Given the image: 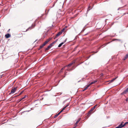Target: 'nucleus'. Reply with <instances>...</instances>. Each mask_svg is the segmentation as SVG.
Returning <instances> with one entry per match:
<instances>
[{
    "mask_svg": "<svg viewBox=\"0 0 128 128\" xmlns=\"http://www.w3.org/2000/svg\"><path fill=\"white\" fill-rule=\"evenodd\" d=\"M66 67V66H64L63 68L61 70H60V72H59V73H61V72H62V70H64V68Z\"/></svg>",
    "mask_w": 128,
    "mask_h": 128,
    "instance_id": "16",
    "label": "nucleus"
},
{
    "mask_svg": "<svg viewBox=\"0 0 128 128\" xmlns=\"http://www.w3.org/2000/svg\"><path fill=\"white\" fill-rule=\"evenodd\" d=\"M126 101H128V97L126 99Z\"/></svg>",
    "mask_w": 128,
    "mask_h": 128,
    "instance_id": "36",
    "label": "nucleus"
},
{
    "mask_svg": "<svg viewBox=\"0 0 128 128\" xmlns=\"http://www.w3.org/2000/svg\"><path fill=\"white\" fill-rule=\"evenodd\" d=\"M97 105H96L95 106L91 108V109H90L92 111H93L96 108V107Z\"/></svg>",
    "mask_w": 128,
    "mask_h": 128,
    "instance_id": "14",
    "label": "nucleus"
},
{
    "mask_svg": "<svg viewBox=\"0 0 128 128\" xmlns=\"http://www.w3.org/2000/svg\"><path fill=\"white\" fill-rule=\"evenodd\" d=\"M36 24L35 23H34L32 24L31 26L29 27L24 32H27L29 30H31L35 26Z\"/></svg>",
    "mask_w": 128,
    "mask_h": 128,
    "instance_id": "1",
    "label": "nucleus"
},
{
    "mask_svg": "<svg viewBox=\"0 0 128 128\" xmlns=\"http://www.w3.org/2000/svg\"><path fill=\"white\" fill-rule=\"evenodd\" d=\"M67 40V38L64 41V42H62L61 43H60V44L58 45V47H59V48L63 44H64V43H65L66 42Z\"/></svg>",
    "mask_w": 128,
    "mask_h": 128,
    "instance_id": "6",
    "label": "nucleus"
},
{
    "mask_svg": "<svg viewBox=\"0 0 128 128\" xmlns=\"http://www.w3.org/2000/svg\"><path fill=\"white\" fill-rule=\"evenodd\" d=\"M128 124V122H126V123H124V126L126 125V124Z\"/></svg>",
    "mask_w": 128,
    "mask_h": 128,
    "instance_id": "32",
    "label": "nucleus"
},
{
    "mask_svg": "<svg viewBox=\"0 0 128 128\" xmlns=\"http://www.w3.org/2000/svg\"><path fill=\"white\" fill-rule=\"evenodd\" d=\"M118 76H117L116 78H113L112 80L110 81V82H113L115 80H116L117 78H118Z\"/></svg>",
    "mask_w": 128,
    "mask_h": 128,
    "instance_id": "15",
    "label": "nucleus"
},
{
    "mask_svg": "<svg viewBox=\"0 0 128 128\" xmlns=\"http://www.w3.org/2000/svg\"><path fill=\"white\" fill-rule=\"evenodd\" d=\"M69 105V104H66V107H68Z\"/></svg>",
    "mask_w": 128,
    "mask_h": 128,
    "instance_id": "37",
    "label": "nucleus"
},
{
    "mask_svg": "<svg viewBox=\"0 0 128 128\" xmlns=\"http://www.w3.org/2000/svg\"><path fill=\"white\" fill-rule=\"evenodd\" d=\"M116 41H117L119 42H121L122 41V40L121 39H116Z\"/></svg>",
    "mask_w": 128,
    "mask_h": 128,
    "instance_id": "20",
    "label": "nucleus"
},
{
    "mask_svg": "<svg viewBox=\"0 0 128 128\" xmlns=\"http://www.w3.org/2000/svg\"><path fill=\"white\" fill-rule=\"evenodd\" d=\"M59 114H59V113H58V114H56L54 116V118H56V117Z\"/></svg>",
    "mask_w": 128,
    "mask_h": 128,
    "instance_id": "24",
    "label": "nucleus"
},
{
    "mask_svg": "<svg viewBox=\"0 0 128 128\" xmlns=\"http://www.w3.org/2000/svg\"><path fill=\"white\" fill-rule=\"evenodd\" d=\"M54 44H55L53 42L50 44L52 46Z\"/></svg>",
    "mask_w": 128,
    "mask_h": 128,
    "instance_id": "25",
    "label": "nucleus"
},
{
    "mask_svg": "<svg viewBox=\"0 0 128 128\" xmlns=\"http://www.w3.org/2000/svg\"><path fill=\"white\" fill-rule=\"evenodd\" d=\"M97 82V80H94V81H93L92 82H93V84H94L96 82Z\"/></svg>",
    "mask_w": 128,
    "mask_h": 128,
    "instance_id": "26",
    "label": "nucleus"
},
{
    "mask_svg": "<svg viewBox=\"0 0 128 128\" xmlns=\"http://www.w3.org/2000/svg\"><path fill=\"white\" fill-rule=\"evenodd\" d=\"M74 125L75 126V127L72 128H75L77 126V124H76V123Z\"/></svg>",
    "mask_w": 128,
    "mask_h": 128,
    "instance_id": "27",
    "label": "nucleus"
},
{
    "mask_svg": "<svg viewBox=\"0 0 128 128\" xmlns=\"http://www.w3.org/2000/svg\"><path fill=\"white\" fill-rule=\"evenodd\" d=\"M65 29V28H63L62 30H61V31L60 32H61V33L62 34V32H63L64 31V30Z\"/></svg>",
    "mask_w": 128,
    "mask_h": 128,
    "instance_id": "19",
    "label": "nucleus"
},
{
    "mask_svg": "<svg viewBox=\"0 0 128 128\" xmlns=\"http://www.w3.org/2000/svg\"><path fill=\"white\" fill-rule=\"evenodd\" d=\"M17 87H15L14 88H12V90L11 92L9 94H12L14 93L16 90L17 89Z\"/></svg>",
    "mask_w": 128,
    "mask_h": 128,
    "instance_id": "2",
    "label": "nucleus"
},
{
    "mask_svg": "<svg viewBox=\"0 0 128 128\" xmlns=\"http://www.w3.org/2000/svg\"><path fill=\"white\" fill-rule=\"evenodd\" d=\"M89 86V85H88L87 86H86L85 88V89H86V90H87L88 87Z\"/></svg>",
    "mask_w": 128,
    "mask_h": 128,
    "instance_id": "23",
    "label": "nucleus"
},
{
    "mask_svg": "<svg viewBox=\"0 0 128 128\" xmlns=\"http://www.w3.org/2000/svg\"><path fill=\"white\" fill-rule=\"evenodd\" d=\"M23 91H22V92L20 93V94H19L18 95V96H18L20 95L21 94H22V93H23Z\"/></svg>",
    "mask_w": 128,
    "mask_h": 128,
    "instance_id": "22",
    "label": "nucleus"
},
{
    "mask_svg": "<svg viewBox=\"0 0 128 128\" xmlns=\"http://www.w3.org/2000/svg\"><path fill=\"white\" fill-rule=\"evenodd\" d=\"M58 40V39H57L55 41V42H56Z\"/></svg>",
    "mask_w": 128,
    "mask_h": 128,
    "instance_id": "39",
    "label": "nucleus"
},
{
    "mask_svg": "<svg viewBox=\"0 0 128 128\" xmlns=\"http://www.w3.org/2000/svg\"><path fill=\"white\" fill-rule=\"evenodd\" d=\"M110 42H108L106 43L105 44H104V45H102L100 47V48H98V49H100V48H101V47H104V46H106V45H107V44H109Z\"/></svg>",
    "mask_w": 128,
    "mask_h": 128,
    "instance_id": "11",
    "label": "nucleus"
},
{
    "mask_svg": "<svg viewBox=\"0 0 128 128\" xmlns=\"http://www.w3.org/2000/svg\"><path fill=\"white\" fill-rule=\"evenodd\" d=\"M52 39V38H50L48 39H47L46 40L44 43L46 45L48 42L50 40H51Z\"/></svg>",
    "mask_w": 128,
    "mask_h": 128,
    "instance_id": "4",
    "label": "nucleus"
},
{
    "mask_svg": "<svg viewBox=\"0 0 128 128\" xmlns=\"http://www.w3.org/2000/svg\"><path fill=\"white\" fill-rule=\"evenodd\" d=\"M122 123L123 122H122V123L120 124L119 125V126L121 127V128L124 126V124L122 125Z\"/></svg>",
    "mask_w": 128,
    "mask_h": 128,
    "instance_id": "17",
    "label": "nucleus"
},
{
    "mask_svg": "<svg viewBox=\"0 0 128 128\" xmlns=\"http://www.w3.org/2000/svg\"><path fill=\"white\" fill-rule=\"evenodd\" d=\"M90 6H89L88 8V10H89L90 9Z\"/></svg>",
    "mask_w": 128,
    "mask_h": 128,
    "instance_id": "33",
    "label": "nucleus"
},
{
    "mask_svg": "<svg viewBox=\"0 0 128 128\" xmlns=\"http://www.w3.org/2000/svg\"><path fill=\"white\" fill-rule=\"evenodd\" d=\"M62 34L61 33V32H59L58 33L56 34V36H55L54 38V39H55L56 38H58V36H59L60 35V34Z\"/></svg>",
    "mask_w": 128,
    "mask_h": 128,
    "instance_id": "5",
    "label": "nucleus"
},
{
    "mask_svg": "<svg viewBox=\"0 0 128 128\" xmlns=\"http://www.w3.org/2000/svg\"><path fill=\"white\" fill-rule=\"evenodd\" d=\"M52 46H51V45L50 44L45 49V51H46V50H49L50 49V48H51V47Z\"/></svg>",
    "mask_w": 128,
    "mask_h": 128,
    "instance_id": "7",
    "label": "nucleus"
},
{
    "mask_svg": "<svg viewBox=\"0 0 128 128\" xmlns=\"http://www.w3.org/2000/svg\"><path fill=\"white\" fill-rule=\"evenodd\" d=\"M92 111L90 110L89 112H88V115H90V114L92 112Z\"/></svg>",
    "mask_w": 128,
    "mask_h": 128,
    "instance_id": "18",
    "label": "nucleus"
},
{
    "mask_svg": "<svg viewBox=\"0 0 128 128\" xmlns=\"http://www.w3.org/2000/svg\"><path fill=\"white\" fill-rule=\"evenodd\" d=\"M86 90V89H85V88H84V90Z\"/></svg>",
    "mask_w": 128,
    "mask_h": 128,
    "instance_id": "43",
    "label": "nucleus"
},
{
    "mask_svg": "<svg viewBox=\"0 0 128 128\" xmlns=\"http://www.w3.org/2000/svg\"><path fill=\"white\" fill-rule=\"evenodd\" d=\"M45 45V44H44V43H43L42 44V45L40 46V48H39V49H38V50H40V49L42 48Z\"/></svg>",
    "mask_w": 128,
    "mask_h": 128,
    "instance_id": "9",
    "label": "nucleus"
},
{
    "mask_svg": "<svg viewBox=\"0 0 128 128\" xmlns=\"http://www.w3.org/2000/svg\"><path fill=\"white\" fill-rule=\"evenodd\" d=\"M116 41V39L114 38V39H112V40L110 42H112V41Z\"/></svg>",
    "mask_w": 128,
    "mask_h": 128,
    "instance_id": "31",
    "label": "nucleus"
},
{
    "mask_svg": "<svg viewBox=\"0 0 128 128\" xmlns=\"http://www.w3.org/2000/svg\"><path fill=\"white\" fill-rule=\"evenodd\" d=\"M117 127L118 128H121V126H117Z\"/></svg>",
    "mask_w": 128,
    "mask_h": 128,
    "instance_id": "38",
    "label": "nucleus"
},
{
    "mask_svg": "<svg viewBox=\"0 0 128 128\" xmlns=\"http://www.w3.org/2000/svg\"><path fill=\"white\" fill-rule=\"evenodd\" d=\"M10 34H8L5 35V37L6 38H8L10 37Z\"/></svg>",
    "mask_w": 128,
    "mask_h": 128,
    "instance_id": "8",
    "label": "nucleus"
},
{
    "mask_svg": "<svg viewBox=\"0 0 128 128\" xmlns=\"http://www.w3.org/2000/svg\"><path fill=\"white\" fill-rule=\"evenodd\" d=\"M128 58V54H127L124 56V58L123 59L124 60H125L126 59Z\"/></svg>",
    "mask_w": 128,
    "mask_h": 128,
    "instance_id": "13",
    "label": "nucleus"
},
{
    "mask_svg": "<svg viewBox=\"0 0 128 128\" xmlns=\"http://www.w3.org/2000/svg\"><path fill=\"white\" fill-rule=\"evenodd\" d=\"M67 73V72L66 71L64 72V74L65 75V76H64V77L66 75V73Z\"/></svg>",
    "mask_w": 128,
    "mask_h": 128,
    "instance_id": "34",
    "label": "nucleus"
},
{
    "mask_svg": "<svg viewBox=\"0 0 128 128\" xmlns=\"http://www.w3.org/2000/svg\"><path fill=\"white\" fill-rule=\"evenodd\" d=\"M72 70V69H68L66 70L67 71H70L71 70Z\"/></svg>",
    "mask_w": 128,
    "mask_h": 128,
    "instance_id": "29",
    "label": "nucleus"
},
{
    "mask_svg": "<svg viewBox=\"0 0 128 128\" xmlns=\"http://www.w3.org/2000/svg\"><path fill=\"white\" fill-rule=\"evenodd\" d=\"M10 29H9V30H8V31H10Z\"/></svg>",
    "mask_w": 128,
    "mask_h": 128,
    "instance_id": "44",
    "label": "nucleus"
},
{
    "mask_svg": "<svg viewBox=\"0 0 128 128\" xmlns=\"http://www.w3.org/2000/svg\"><path fill=\"white\" fill-rule=\"evenodd\" d=\"M128 27V25H127V26H126V27L127 28Z\"/></svg>",
    "mask_w": 128,
    "mask_h": 128,
    "instance_id": "42",
    "label": "nucleus"
},
{
    "mask_svg": "<svg viewBox=\"0 0 128 128\" xmlns=\"http://www.w3.org/2000/svg\"><path fill=\"white\" fill-rule=\"evenodd\" d=\"M64 110L63 109L58 113L59 114H60Z\"/></svg>",
    "mask_w": 128,
    "mask_h": 128,
    "instance_id": "28",
    "label": "nucleus"
},
{
    "mask_svg": "<svg viewBox=\"0 0 128 128\" xmlns=\"http://www.w3.org/2000/svg\"><path fill=\"white\" fill-rule=\"evenodd\" d=\"M115 128H117V127H116Z\"/></svg>",
    "mask_w": 128,
    "mask_h": 128,
    "instance_id": "45",
    "label": "nucleus"
},
{
    "mask_svg": "<svg viewBox=\"0 0 128 128\" xmlns=\"http://www.w3.org/2000/svg\"><path fill=\"white\" fill-rule=\"evenodd\" d=\"M53 42L54 43V44H55L56 42H55V41L54 42Z\"/></svg>",
    "mask_w": 128,
    "mask_h": 128,
    "instance_id": "41",
    "label": "nucleus"
},
{
    "mask_svg": "<svg viewBox=\"0 0 128 128\" xmlns=\"http://www.w3.org/2000/svg\"><path fill=\"white\" fill-rule=\"evenodd\" d=\"M93 84V82H91L90 83V84H89L88 85H89V86L91 84Z\"/></svg>",
    "mask_w": 128,
    "mask_h": 128,
    "instance_id": "30",
    "label": "nucleus"
},
{
    "mask_svg": "<svg viewBox=\"0 0 128 128\" xmlns=\"http://www.w3.org/2000/svg\"><path fill=\"white\" fill-rule=\"evenodd\" d=\"M26 97H27V96L26 95H25L24 96V97L18 100H19V102H20V101H21L22 100L24 99V98H25Z\"/></svg>",
    "mask_w": 128,
    "mask_h": 128,
    "instance_id": "12",
    "label": "nucleus"
},
{
    "mask_svg": "<svg viewBox=\"0 0 128 128\" xmlns=\"http://www.w3.org/2000/svg\"><path fill=\"white\" fill-rule=\"evenodd\" d=\"M66 107V106L63 108V109L64 110L65 108L66 107Z\"/></svg>",
    "mask_w": 128,
    "mask_h": 128,
    "instance_id": "35",
    "label": "nucleus"
},
{
    "mask_svg": "<svg viewBox=\"0 0 128 128\" xmlns=\"http://www.w3.org/2000/svg\"><path fill=\"white\" fill-rule=\"evenodd\" d=\"M74 63V62H72L71 63H70V64L66 66V67H70V66H72V64Z\"/></svg>",
    "mask_w": 128,
    "mask_h": 128,
    "instance_id": "10",
    "label": "nucleus"
},
{
    "mask_svg": "<svg viewBox=\"0 0 128 128\" xmlns=\"http://www.w3.org/2000/svg\"><path fill=\"white\" fill-rule=\"evenodd\" d=\"M80 118H79L78 119V120H77V121H76V124H78V123L80 121Z\"/></svg>",
    "mask_w": 128,
    "mask_h": 128,
    "instance_id": "21",
    "label": "nucleus"
},
{
    "mask_svg": "<svg viewBox=\"0 0 128 128\" xmlns=\"http://www.w3.org/2000/svg\"><path fill=\"white\" fill-rule=\"evenodd\" d=\"M128 92V88L124 90V91L121 93V95H122L126 94Z\"/></svg>",
    "mask_w": 128,
    "mask_h": 128,
    "instance_id": "3",
    "label": "nucleus"
},
{
    "mask_svg": "<svg viewBox=\"0 0 128 128\" xmlns=\"http://www.w3.org/2000/svg\"><path fill=\"white\" fill-rule=\"evenodd\" d=\"M103 75V74H101V76H102Z\"/></svg>",
    "mask_w": 128,
    "mask_h": 128,
    "instance_id": "40",
    "label": "nucleus"
}]
</instances>
